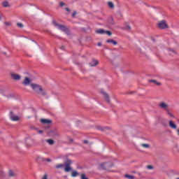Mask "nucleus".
I'll return each mask as SVG.
<instances>
[{"instance_id":"nucleus-40","label":"nucleus","mask_w":179,"mask_h":179,"mask_svg":"<svg viewBox=\"0 0 179 179\" xmlns=\"http://www.w3.org/2000/svg\"><path fill=\"white\" fill-rule=\"evenodd\" d=\"M66 10H67V12H69V8H66Z\"/></svg>"},{"instance_id":"nucleus-15","label":"nucleus","mask_w":179,"mask_h":179,"mask_svg":"<svg viewBox=\"0 0 179 179\" xmlns=\"http://www.w3.org/2000/svg\"><path fill=\"white\" fill-rule=\"evenodd\" d=\"M148 82H149V83H153L154 85H156L157 86H160L162 85L161 83H159L156 80H149Z\"/></svg>"},{"instance_id":"nucleus-32","label":"nucleus","mask_w":179,"mask_h":179,"mask_svg":"<svg viewBox=\"0 0 179 179\" xmlns=\"http://www.w3.org/2000/svg\"><path fill=\"white\" fill-rule=\"evenodd\" d=\"M75 16H76V12L74 11L72 14V17H75Z\"/></svg>"},{"instance_id":"nucleus-28","label":"nucleus","mask_w":179,"mask_h":179,"mask_svg":"<svg viewBox=\"0 0 179 179\" xmlns=\"http://www.w3.org/2000/svg\"><path fill=\"white\" fill-rule=\"evenodd\" d=\"M67 139L69 140V143H73V138L71 137H67Z\"/></svg>"},{"instance_id":"nucleus-17","label":"nucleus","mask_w":179,"mask_h":179,"mask_svg":"<svg viewBox=\"0 0 179 179\" xmlns=\"http://www.w3.org/2000/svg\"><path fill=\"white\" fill-rule=\"evenodd\" d=\"M41 122L43 124H51V120L47 119H42Z\"/></svg>"},{"instance_id":"nucleus-6","label":"nucleus","mask_w":179,"mask_h":179,"mask_svg":"<svg viewBox=\"0 0 179 179\" xmlns=\"http://www.w3.org/2000/svg\"><path fill=\"white\" fill-rule=\"evenodd\" d=\"M101 94L103 96V99H105V101L106 103H110V96L107 92H105L104 90H101Z\"/></svg>"},{"instance_id":"nucleus-4","label":"nucleus","mask_w":179,"mask_h":179,"mask_svg":"<svg viewBox=\"0 0 179 179\" xmlns=\"http://www.w3.org/2000/svg\"><path fill=\"white\" fill-rule=\"evenodd\" d=\"M114 164L112 162H104L99 164V170H109Z\"/></svg>"},{"instance_id":"nucleus-13","label":"nucleus","mask_w":179,"mask_h":179,"mask_svg":"<svg viewBox=\"0 0 179 179\" xmlns=\"http://www.w3.org/2000/svg\"><path fill=\"white\" fill-rule=\"evenodd\" d=\"M99 65V61L93 59L91 62H90V66H97Z\"/></svg>"},{"instance_id":"nucleus-34","label":"nucleus","mask_w":179,"mask_h":179,"mask_svg":"<svg viewBox=\"0 0 179 179\" xmlns=\"http://www.w3.org/2000/svg\"><path fill=\"white\" fill-rule=\"evenodd\" d=\"M65 5V3H64V2H60L59 6H64Z\"/></svg>"},{"instance_id":"nucleus-41","label":"nucleus","mask_w":179,"mask_h":179,"mask_svg":"<svg viewBox=\"0 0 179 179\" xmlns=\"http://www.w3.org/2000/svg\"><path fill=\"white\" fill-rule=\"evenodd\" d=\"M31 111H36V110H34V108H31Z\"/></svg>"},{"instance_id":"nucleus-9","label":"nucleus","mask_w":179,"mask_h":179,"mask_svg":"<svg viewBox=\"0 0 179 179\" xmlns=\"http://www.w3.org/2000/svg\"><path fill=\"white\" fill-rule=\"evenodd\" d=\"M10 76L13 80H20V79H22V76L20 75L14 73H11Z\"/></svg>"},{"instance_id":"nucleus-26","label":"nucleus","mask_w":179,"mask_h":179,"mask_svg":"<svg viewBox=\"0 0 179 179\" xmlns=\"http://www.w3.org/2000/svg\"><path fill=\"white\" fill-rule=\"evenodd\" d=\"M108 5L109 8H110L111 9H113V8H114V3H113V2L109 1V2L108 3Z\"/></svg>"},{"instance_id":"nucleus-27","label":"nucleus","mask_w":179,"mask_h":179,"mask_svg":"<svg viewBox=\"0 0 179 179\" xmlns=\"http://www.w3.org/2000/svg\"><path fill=\"white\" fill-rule=\"evenodd\" d=\"M80 178L81 179H89V178H87L86 176V174H85V173L81 174Z\"/></svg>"},{"instance_id":"nucleus-39","label":"nucleus","mask_w":179,"mask_h":179,"mask_svg":"<svg viewBox=\"0 0 179 179\" xmlns=\"http://www.w3.org/2000/svg\"><path fill=\"white\" fill-rule=\"evenodd\" d=\"M170 117H174V115H173V113H169Z\"/></svg>"},{"instance_id":"nucleus-33","label":"nucleus","mask_w":179,"mask_h":179,"mask_svg":"<svg viewBox=\"0 0 179 179\" xmlns=\"http://www.w3.org/2000/svg\"><path fill=\"white\" fill-rule=\"evenodd\" d=\"M5 92V90H0V93L1 94H3V92Z\"/></svg>"},{"instance_id":"nucleus-44","label":"nucleus","mask_w":179,"mask_h":179,"mask_svg":"<svg viewBox=\"0 0 179 179\" xmlns=\"http://www.w3.org/2000/svg\"><path fill=\"white\" fill-rule=\"evenodd\" d=\"M176 179H179V178H176Z\"/></svg>"},{"instance_id":"nucleus-22","label":"nucleus","mask_w":179,"mask_h":179,"mask_svg":"<svg viewBox=\"0 0 179 179\" xmlns=\"http://www.w3.org/2000/svg\"><path fill=\"white\" fill-rule=\"evenodd\" d=\"M124 29H125V30H131V26H129L128 23H125Z\"/></svg>"},{"instance_id":"nucleus-18","label":"nucleus","mask_w":179,"mask_h":179,"mask_svg":"<svg viewBox=\"0 0 179 179\" xmlns=\"http://www.w3.org/2000/svg\"><path fill=\"white\" fill-rule=\"evenodd\" d=\"M47 143H49L51 146L55 143V141L52 139H48L46 140Z\"/></svg>"},{"instance_id":"nucleus-38","label":"nucleus","mask_w":179,"mask_h":179,"mask_svg":"<svg viewBox=\"0 0 179 179\" xmlns=\"http://www.w3.org/2000/svg\"><path fill=\"white\" fill-rule=\"evenodd\" d=\"M97 45H98V47H101V43H98Z\"/></svg>"},{"instance_id":"nucleus-12","label":"nucleus","mask_w":179,"mask_h":179,"mask_svg":"<svg viewBox=\"0 0 179 179\" xmlns=\"http://www.w3.org/2000/svg\"><path fill=\"white\" fill-rule=\"evenodd\" d=\"M8 177H9L10 178L16 177V173L12 169H10L8 172Z\"/></svg>"},{"instance_id":"nucleus-24","label":"nucleus","mask_w":179,"mask_h":179,"mask_svg":"<svg viewBox=\"0 0 179 179\" xmlns=\"http://www.w3.org/2000/svg\"><path fill=\"white\" fill-rule=\"evenodd\" d=\"M3 6L4 8H9V6H10L9 5V2H8V1H4V2H3Z\"/></svg>"},{"instance_id":"nucleus-10","label":"nucleus","mask_w":179,"mask_h":179,"mask_svg":"<svg viewBox=\"0 0 179 179\" xmlns=\"http://www.w3.org/2000/svg\"><path fill=\"white\" fill-rule=\"evenodd\" d=\"M10 119L11 120V121H19V120H20V117L16 115H15V113H10L9 115Z\"/></svg>"},{"instance_id":"nucleus-8","label":"nucleus","mask_w":179,"mask_h":179,"mask_svg":"<svg viewBox=\"0 0 179 179\" xmlns=\"http://www.w3.org/2000/svg\"><path fill=\"white\" fill-rule=\"evenodd\" d=\"M158 27L159 29H167V27H169V25L167 24V22H166V21L162 20L158 23Z\"/></svg>"},{"instance_id":"nucleus-25","label":"nucleus","mask_w":179,"mask_h":179,"mask_svg":"<svg viewBox=\"0 0 179 179\" xmlns=\"http://www.w3.org/2000/svg\"><path fill=\"white\" fill-rule=\"evenodd\" d=\"M83 143H85V145H88V146L90 148V146H92V143L90 142L89 141L87 140H84L83 141Z\"/></svg>"},{"instance_id":"nucleus-5","label":"nucleus","mask_w":179,"mask_h":179,"mask_svg":"<svg viewBox=\"0 0 179 179\" xmlns=\"http://www.w3.org/2000/svg\"><path fill=\"white\" fill-rule=\"evenodd\" d=\"M159 107L162 110H165V111H168L169 108H170V105L166 102H160L159 103Z\"/></svg>"},{"instance_id":"nucleus-7","label":"nucleus","mask_w":179,"mask_h":179,"mask_svg":"<svg viewBox=\"0 0 179 179\" xmlns=\"http://www.w3.org/2000/svg\"><path fill=\"white\" fill-rule=\"evenodd\" d=\"M96 33H97V34H107L108 36H111V34H113L111 31H105L104 29H101L96 30Z\"/></svg>"},{"instance_id":"nucleus-2","label":"nucleus","mask_w":179,"mask_h":179,"mask_svg":"<svg viewBox=\"0 0 179 179\" xmlns=\"http://www.w3.org/2000/svg\"><path fill=\"white\" fill-rule=\"evenodd\" d=\"M73 162L71 159H66L64 164H59L56 165L55 169H64V171L66 173H69V171H72L73 169L71 167V164H72Z\"/></svg>"},{"instance_id":"nucleus-42","label":"nucleus","mask_w":179,"mask_h":179,"mask_svg":"<svg viewBox=\"0 0 179 179\" xmlns=\"http://www.w3.org/2000/svg\"><path fill=\"white\" fill-rule=\"evenodd\" d=\"M61 49H62V50H64V46H62V47H61Z\"/></svg>"},{"instance_id":"nucleus-37","label":"nucleus","mask_w":179,"mask_h":179,"mask_svg":"<svg viewBox=\"0 0 179 179\" xmlns=\"http://www.w3.org/2000/svg\"><path fill=\"white\" fill-rule=\"evenodd\" d=\"M42 179H48L47 175H44Z\"/></svg>"},{"instance_id":"nucleus-14","label":"nucleus","mask_w":179,"mask_h":179,"mask_svg":"<svg viewBox=\"0 0 179 179\" xmlns=\"http://www.w3.org/2000/svg\"><path fill=\"white\" fill-rule=\"evenodd\" d=\"M169 127L172 129H177V124H176V123H174V122H173L171 120L169 121Z\"/></svg>"},{"instance_id":"nucleus-3","label":"nucleus","mask_w":179,"mask_h":179,"mask_svg":"<svg viewBox=\"0 0 179 179\" xmlns=\"http://www.w3.org/2000/svg\"><path fill=\"white\" fill-rule=\"evenodd\" d=\"M52 24H54V26L57 27V29H59V30H61L62 31H64V33H66V34H69V29L66 26L61 25V24L57 23V22H55V21H52Z\"/></svg>"},{"instance_id":"nucleus-45","label":"nucleus","mask_w":179,"mask_h":179,"mask_svg":"<svg viewBox=\"0 0 179 179\" xmlns=\"http://www.w3.org/2000/svg\"><path fill=\"white\" fill-rule=\"evenodd\" d=\"M0 20H1V17H0Z\"/></svg>"},{"instance_id":"nucleus-43","label":"nucleus","mask_w":179,"mask_h":179,"mask_svg":"<svg viewBox=\"0 0 179 179\" xmlns=\"http://www.w3.org/2000/svg\"><path fill=\"white\" fill-rule=\"evenodd\" d=\"M106 129H110V128L109 127H106Z\"/></svg>"},{"instance_id":"nucleus-21","label":"nucleus","mask_w":179,"mask_h":179,"mask_svg":"<svg viewBox=\"0 0 179 179\" xmlns=\"http://www.w3.org/2000/svg\"><path fill=\"white\" fill-rule=\"evenodd\" d=\"M124 177L125 178H128V179H135V176L132 175L126 174L124 175Z\"/></svg>"},{"instance_id":"nucleus-1","label":"nucleus","mask_w":179,"mask_h":179,"mask_svg":"<svg viewBox=\"0 0 179 179\" xmlns=\"http://www.w3.org/2000/svg\"><path fill=\"white\" fill-rule=\"evenodd\" d=\"M30 86L31 89L34 90V92H35L36 94H39V96H42L43 97H45L47 96L48 94L47 90L43 88L41 85L38 84H31Z\"/></svg>"},{"instance_id":"nucleus-23","label":"nucleus","mask_w":179,"mask_h":179,"mask_svg":"<svg viewBox=\"0 0 179 179\" xmlns=\"http://www.w3.org/2000/svg\"><path fill=\"white\" fill-rule=\"evenodd\" d=\"M142 148H145V149H149L150 148V145L146 143L141 144Z\"/></svg>"},{"instance_id":"nucleus-35","label":"nucleus","mask_w":179,"mask_h":179,"mask_svg":"<svg viewBox=\"0 0 179 179\" xmlns=\"http://www.w3.org/2000/svg\"><path fill=\"white\" fill-rule=\"evenodd\" d=\"M45 160H46V162H48L49 163L51 162V159H50V158H47Z\"/></svg>"},{"instance_id":"nucleus-19","label":"nucleus","mask_w":179,"mask_h":179,"mask_svg":"<svg viewBox=\"0 0 179 179\" xmlns=\"http://www.w3.org/2000/svg\"><path fill=\"white\" fill-rule=\"evenodd\" d=\"M5 177H6L5 172H3V171H0V178L3 179Z\"/></svg>"},{"instance_id":"nucleus-36","label":"nucleus","mask_w":179,"mask_h":179,"mask_svg":"<svg viewBox=\"0 0 179 179\" xmlns=\"http://www.w3.org/2000/svg\"><path fill=\"white\" fill-rule=\"evenodd\" d=\"M38 134H43L44 131H43V130H38Z\"/></svg>"},{"instance_id":"nucleus-11","label":"nucleus","mask_w":179,"mask_h":179,"mask_svg":"<svg viewBox=\"0 0 179 179\" xmlns=\"http://www.w3.org/2000/svg\"><path fill=\"white\" fill-rule=\"evenodd\" d=\"M30 83H31V80L29 77H25L22 85H24V86H29Z\"/></svg>"},{"instance_id":"nucleus-31","label":"nucleus","mask_w":179,"mask_h":179,"mask_svg":"<svg viewBox=\"0 0 179 179\" xmlns=\"http://www.w3.org/2000/svg\"><path fill=\"white\" fill-rule=\"evenodd\" d=\"M4 24H6V26H10V22H6Z\"/></svg>"},{"instance_id":"nucleus-20","label":"nucleus","mask_w":179,"mask_h":179,"mask_svg":"<svg viewBox=\"0 0 179 179\" xmlns=\"http://www.w3.org/2000/svg\"><path fill=\"white\" fill-rule=\"evenodd\" d=\"M78 176H79V173H78L76 171H73L71 177H78Z\"/></svg>"},{"instance_id":"nucleus-16","label":"nucleus","mask_w":179,"mask_h":179,"mask_svg":"<svg viewBox=\"0 0 179 179\" xmlns=\"http://www.w3.org/2000/svg\"><path fill=\"white\" fill-rule=\"evenodd\" d=\"M106 43H109L110 44H113V45H117V44H118V42H117L116 41H114L113 39H108L106 41Z\"/></svg>"},{"instance_id":"nucleus-29","label":"nucleus","mask_w":179,"mask_h":179,"mask_svg":"<svg viewBox=\"0 0 179 179\" xmlns=\"http://www.w3.org/2000/svg\"><path fill=\"white\" fill-rule=\"evenodd\" d=\"M17 26L18 27H20V29H22V27H24L23 24H22V23H20V22L17 23Z\"/></svg>"},{"instance_id":"nucleus-30","label":"nucleus","mask_w":179,"mask_h":179,"mask_svg":"<svg viewBox=\"0 0 179 179\" xmlns=\"http://www.w3.org/2000/svg\"><path fill=\"white\" fill-rule=\"evenodd\" d=\"M147 169H148V170H153V166H152V165H148V166H147Z\"/></svg>"}]
</instances>
